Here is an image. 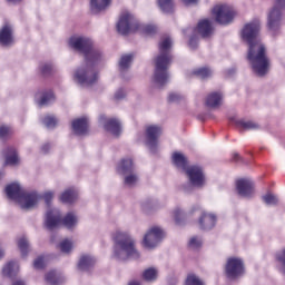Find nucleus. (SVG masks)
Instances as JSON below:
<instances>
[{"label":"nucleus","mask_w":285,"mask_h":285,"mask_svg":"<svg viewBox=\"0 0 285 285\" xmlns=\"http://www.w3.org/2000/svg\"><path fill=\"white\" fill-rule=\"evenodd\" d=\"M48 150H50V145L46 144L42 146L41 151L46 155V153H48Z\"/></svg>","instance_id":"obj_52"},{"label":"nucleus","mask_w":285,"mask_h":285,"mask_svg":"<svg viewBox=\"0 0 285 285\" xmlns=\"http://www.w3.org/2000/svg\"><path fill=\"white\" fill-rule=\"evenodd\" d=\"M202 246V240L198 237H193L189 240V247L190 248H199Z\"/></svg>","instance_id":"obj_44"},{"label":"nucleus","mask_w":285,"mask_h":285,"mask_svg":"<svg viewBox=\"0 0 285 285\" xmlns=\"http://www.w3.org/2000/svg\"><path fill=\"white\" fill-rule=\"evenodd\" d=\"M52 197H55V194L52 191L45 193L43 199H45L47 206H50V202H52Z\"/></svg>","instance_id":"obj_47"},{"label":"nucleus","mask_w":285,"mask_h":285,"mask_svg":"<svg viewBox=\"0 0 285 285\" xmlns=\"http://www.w3.org/2000/svg\"><path fill=\"white\" fill-rule=\"evenodd\" d=\"M279 8H285V0H277L276 6L268 13L267 26L271 32H275L279 28V21H282V9Z\"/></svg>","instance_id":"obj_11"},{"label":"nucleus","mask_w":285,"mask_h":285,"mask_svg":"<svg viewBox=\"0 0 285 285\" xmlns=\"http://www.w3.org/2000/svg\"><path fill=\"white\" fill-rule=\"evenodd\" d=\"M3 255H4V253H3L2 248L0 247V259H3Z\"/></svg>","instance_id":"obj_57"},{"label":"nucleus","mask_w":285,"mask_h":285,"mask_svg":"<svg viewBox=\"0 0 285 285\" xmlns=\"http://www.w3.org/2000/svg\"><path fill=\"white\" fill-rule=\"evenodd\" d=\"M60 250L62 253H70L72 250V242L65 239L60 243Z\"/></svg>","instance_id":"obj_40"},{"label":"nucleus","mask_w":285,"mask_h":285,"mask_svg":"<svg viewBox=\"0 0 285 285\" xmlns=\"http://www.w3.org/2000/svg\"><path fill=\"white\" fill-rule=\"evenodd\" d=\"M171 159L174 166H176V168H178V170H181L183 173H185V170H188V168L190 167L188 166V159L181 153H174Z\"/></svg>","instance_id":"obj_18"},{"label":"nucleus","mask_w":285,"mask_h":285,"mask_svg":"<svg viewBox=\"0 0 285 285\" xmlns=\"http://www.w3.org/2000/svg\"><path fill=\"white\" fill-rule=\"evenodd\" d=\"M10 135H12V129H10V127H0V139H6V137H10Z\"/></svg>","instance_id":"obj_41"},{"label":"nucleus","mask_w":285,"mask_h":285,"mask_svg":"<svg viewBox=\"0 0 285 285\" xmlns=\"http://www.w3.org/2000/svg\"><path fill=\"white\" fill-rule=\"evenodd\" d=\"M114 257L119 262H126V259H139L140 255L137 248L135 247V239L128 235V233H124L117 230L114 234Z\"/></svg>","instance_id":"obj_4"},{"label":"nucleus","mask_w":285,"mask_h":285,"mask_svg":"<svg viewBox=\"0 0 285 285\" xmlns=\"http://www.w3.org/2000/svg\"><path fill=\"white\" fill-rule=\"evenodd\" d=\"M185 6H195L199 0H181Z\"/></svg>","instance_id":"obj_51"},{"label":"nucleus","mask_w":285,"mask_h":285,"mask_svg":"<svg viewBox=\"0 0 285 285\" xmlns=\"http://www.w3.org/2000/svg\"><path fill=\"white\" fill-rule=\"evenodd\" d=\"M78 195L79 193L77 191V189H67L61 194L60 200L62 202V204H72V202L77 199Z\"/></svg>","instance_id":"obj_27"},{"label":"nucleus","mask_w":285,"mask_h":285,"mask_svg":"<svg viewBox=\"0 0 285 285\" xmlns=\"http://www.w3.org/2000/svg\"><path fill=\"white\" fill-rule=\"evenodd\" d=\"M235 124L238 128H243V130H257L259 128V124L253 121V120H235Z\"/></svg>","instance_id":"obj_28"},{"label":"nucleus","mask_w":285,"mask_h":285,"mask_svg":"<svg viewBox=\"0 0 285 285\" xmlns=\"http://www.w3.org/2000/svg\"><path fill=\"white\" fill-rule=\"evenodd\" d=\"M181 99H184V97L180 94L177 92H171L168 96V101L171 104H175L177 101H181Z\"/></svg>","instance_id":"obj_42"},{"label":"nucleus","mask_w":285,"mask_h":285,"mask_svg":"<svg viewBox=\"0 0 285 285\" xmlns=\"http://www.w3.org/2000/svg\"><path fill=\"white\" fill-rule=\"evenodd\" d=\"M160 136L161 127L151 125L146 128V144L150 153H157V144Z\"/></svg>","instance_id":"obj_12"},{"label":"nucleus","mask_w":285,"mask_h":285,"mask_svg":"<svg viewBox=\"0 0 285 285\" xmlns=\"http://www.w3.org/2000/svg\"><path fill=\"white\" fill-rule=\"evenodd\" d=\"M12 41V27L6 24L0 31V43L2 46H10Z\"/></svg>","instance_id":"obj_21"},{"label":"nucleus","mask_w":285,"mask_h":285,"mask_svg":"<svg viewBox=\"0 0 285 285\" xmlns=\"http://www.w3.org/2000/svg\"><path fill=\"white\" fill-rule=\"evenodd\" d=\"M0 177H3V173H0Z\"/></svg>","instance_id":"obj_59"},{"label":"nucleus","mask_w":285,"mask_h":285,"mask_svg":"<svg viewBox=\"0 0 285 285\" xmlns=\"http://www.w3.org/2000/svg\"><path fill=\"white\" fill-rule=\"evenodd\" d=\"M63 224L66 228H72L77 226V216L72 213L67 214L63 219H61V213L57 208H49L45 218V226L48 230H55Z\"/></svg>","instance_id":"obj_7"},{"label":"nucleus","mask_w":285,"mask_h":285,"mask_svg":"<svg viewBox=\"0 0 285 285\" xmlns=\"http://www.w3.org/2000/svg\"><path fill=\"white\" fill-rule=\"evenodd\" d=\"M194 75H196V77H199V79H208V77L213 76V71L208 68H200L194 71Z\"/></svg>","instance_id":"obj_35"},{"label":"nucleus","mask_w":285,"mask_h":285,"mask_svg":"<svg viewBox=\"0 0 285 285\" xmlns=\"http://www.w3.org/2000/svg\"><path fill=\"white\" fill-rule=\"evenodd\" d=\"M41 72H42V75H50V72H52V65H50V63H45V65L41 67Z\"/></svg>","instance_id":"obj_46"},{"label":"nucleus","mask_w":285,"mask_h":285,"mask_svg":"<svg viewBox=\"0 0 285 285\" xmlns=\"http://www.w3.org/2000/svg\"><path fill=\"white\" fill-rule=\"evenodd\" d=\"M118 173L120 175H128V173H132V159H124L118 166Z\"/></svg>","instance_id":"obj_30"},{"label":"nucleus","mask_w":285,"mask_h":285,"mask_svg":"<svg viewBox=\"0 0 285 285\" xmlns=\"http://www.w3.org/2000/svg\"><path fill=\"white\" fill-rule=\"evenodd\" d=\"M18 248L22 257H26V255H28V253L30 252V243L28 242V238H26V236H22L18 239Z\"/></svg>","instance_id":"obj_31"},{"label":"nucleus","mask_w":285,"mask_h":285,"mask_svg":"<svg viewBox=\"0 0 285 285\" xmlns=\"http://www.w3.org/2000/svg\"><path fill=\"white\" fill-rule=\"evenodd\" d=\"M6 166H17L19 164V155L17 154V149L9 147L4 155Z\"/></svg>","instance_id":"obj_23"},{"label":"nucleus","mask_w":285,"mask_h":285,"mask_svg":"<svg viewBox=\"0 0 285 285\" xmlns=\"http://www.w3.org/2000/svg\"><path fill=\"white\" fill-rule=\"evenodd\" d=\"M173 48V40L170 37L166 36L161 38L158 50L159 53L155 59V73H154V83L158 88H163L168 83V69L170 68V63H173V53L170 50Z\"/></svg>","instance_id":"obj_3"},{"label":"nucleus","mask_w":285,"mask_h":285,"mask_svg":"<svg viewBox=\"0 0 285 285\" xmlns=\"http://www.w3.org/2000/svg\"><path fill=\"white\" fill-rule=\"evenodd\" d=\"M223 99L224 96L222 95V92H212L206 97V106L208 108H219Z\"/></svg>","instance_id":"obj_22"},{"label":"nucleus","mask_w":285,"mask_h":285,"mask_svg":"<svg viewBox=\"0 0 285 285\" xmlns=\"http://www.w3.org/2000/svg\"><path fill=\"white\" fill-rule=\"evenodd\" d=\"M128 285H140V284H139V282H137V281H131V282H129Z\"/></svg>","instance_id":"obj_55"},{"label":"nucleus","mask_w":285,"mask_h":285,"mask_svg":"<svg viewBox=\"0 0 285 285\" xmlns=\"http://www.w3.org/2000/svg\"><path fill=\"white\" fill-rule=\"evenodd\" d=\"M185 285H204V282L197 275L190 274L187 276Z\"/></svg>","instance_id":"obj_37"},{"label":"nucleus","mask_w":285,"mask_h":285,"mask_svg":"<svg viewBox=\"0 0 285 285\" xmlns=\"http://www.w3.org/2000/svg\"><path fill=\"white\" fill-rule=\"evenodd\" d=\"M95 259L92 256L85 255L80 257V261L78 263L79 271H90L95 266Z\"/></svg>","instance_id":"obj_25"},{"label":"nucleus","mask_w":285,"mask_h":285,"mask_svg":"<svg viewBox=\"0 0 285 285\" xmlns=\"http://www.w3.org/2000/svg\"><path fill=\"white\" fill-rule=\"evenodd\" d=\"M124 97H126V91H124V89H119L118 91H116L115 94L116 101L124 99Z\"/></svg>","instance_id":"obj_49"},{"label":"nucleus","mask_w":285,"mask_h":285,"mask_svg":"<svg viewBox=\"0 0 285 285\" xmlns=\"http://www.w3.org/2000/svg\"><path fill=\"white\" fill-rule=\"evenodd\" d=\"M281 273H285V248L276 254Z\"/></svg>","instance_id":"obj_36"},{"label":"nucleus","mask_w":285,"mask_h":285,"mask_svg":"<svg viewBox=\"0 0 285 285\" xmlns=\"http://www.w3.org/2000/svg\"><path fill=\"white\" fill-rule=\"evenodd\" d=\"M132 63V55H125L120 58L119 68L121 71L128 70Z\"/></svg>","instance_id":"obj_33"},{"label":"nucleus","mask_w":285,"mask_h":285,"mask_svg":"<svg viewBox=\"0 0 285 285\" xmlns=\"http://www.w3.org/2000/svg\"><path fill=\"white\" fill-rule=\"evenodd\" d=\"M236 190L240 197L255 195V184L250 179L242 178L236 181Z\"/></svg>","instance_id":"obj_14"},{"label":"nucleus","mask_w":285,"mask_h":285,"mask_svg":"<svg viewBox=\"0 0 285 285\" xmlns=\"http://www.w3.org/2000/svg\"><path fill=\"white\" fill-rule=\"evenodd\" d=\"M261 26L259 19L245 24L242 37L249 46L247 59L250 62L253 71L258 77H264L271 68V60L266 56V47L259 39Z\"/></svg>","instance_id":"obj_2"},{"label":"nucleus","mask_w":285,"mask_h":285,"mask_svg":"<svg viewBox=\"0 0 285 285\" xmlns=\"http://www.w3.org/2000/svg\"><path fill=\"white\" fill-rule=\"evenodd\" d=\"M184 173L187 175L189 184L195 186V188H204V186H206V175L204 174V169H202V167L189 166Z\"/></svg>","instance_id":"obj_9"},{"label":"nucleus","mask_w":285,"mask_h":285,"mask_svg":"<svg viewBox=\"0 0 285 285\" xmlns=\"http://www.w3.org/2000/svg\"><path fill=\"white\" fill-rule=\"evenodd\" d=\"M213 16L220 26H228L235 19V9L228 4H217L213 9Z\"/></svg>","instance_id":"obj_8"},{"label":"nucleus","mask_w":285,"mask_h":285,"mask_svg":"<svg viewBox=\"0 0 285 285\" xmlns=\"http://www.w3.org/2000/svg\"><path fill=\"white\" fill-rule=\"evenodd\" d=\"M105 130L111 132L115 137H119L121 134V122L115 118H110L105 124Z\"/></svg>","instance_id":"obj_19"},{"label":"nucleus","mask_w":285,"mask_h":285,"mask_svg":"<svg viewBox=\"0 0 285 285\" xmlns=\"http://www.w3.org/2000/svg\"><path fill=\"white\" fill-rule=\"evenodd\" d=\"M137 184V175H129L125 178L126 186H135Z\"/></svg>","instance_id":"obj_43"},{"label":"nucleus","mask_w":285,"mask_h":285,"mask_svg":"<svg viewBox=\"0 0 285 285\" xmlns=\"http://www.w3.org/2000/svg\"><path fill=\"white\" fill-rule=\"evenodd\" d=\"M42 124H45V126L48 128H55V126H57V118L53 116H46L42 119Z\"/></svg>","instance_id":"obj_39"},{"label":"nucleus","mask_w":285,"mask_h":285,"mask_svg":"<svg viewBox=\"0 0 285 285\" xmlns=\"http://www.w3.org/2000/svg\"><path fill=\"white\" fill-rule=\"evenodd\" d=\"M196 30L199 36L206 39L213 35V23L208 19L200 20Z\"/></svg>","instance_id":"obj_16"},{"label":"nucleus","mask_w":285,"mask_h":285,"mask_svg":"<svg viewBox=\"0 0 285 285\" xmlns=\"http://www.w3.org/2000/svg\"><path fill=\"white\" fill-rule=\"evenodd\" d=\"M75 135H87L88 134V118H78L71 124Z\"/></svg>","instance_id":"obj_17"},{"label":"nucleus","mask_w":285,"mask_h":285,"mask_svg":"<svg viewBox=\"0 0 285 285\" xmlns=\"http://www.w3.org/2000/svg\"><path fill=\"white\" fill-rule=\"evenodd\" d=\"M263 202H265L267 204V206H275L277 205V196L273 195V194H266L265 196H263Z\"/></svg>","instance_id":"obj_38"},{"label":"nucleus","mask_w":285,"mask_h":285,"mask_svg":"<svg viewBox=\"0 0 285 285\" xmlns=\"http://www.w3.org/2000/svg\"><path fill=\"white\" fill-rule=\"evenodd\" d=\"M189 48H191V50H195V48H197V38L191 37L189 39Z\"/></svg>","instance_id":"obj_50"},{"label":"nucleus","mask_w":285,"mask_h":285,"mask_svg":"<svg viewBox=\"0 0 285 285\" xmlns=\"http://www.w3.org/2000/svg\"><path fill=\"white\" fill-rule=\"evenodd\" d=\"M19 273V264L17 262H9L2 268L3 277H14Z\"/></svg>","instance_id":"obj_24"},{"label":"nucleus","mask_w":285,"mask_h":285,"mask_svg":"<svg viewBox=\"0 0 285 285\" xmlns=\"http://www.w3.org/2000/svg\"><path fill=\"white\" fill-rule=\"evenodd\" d=\"M158 4L163 12L170 13L175 9L173 0H158Z\"/></svg>","instance_id":"obj_32"},{"label":"nucleus","mask_w":285,"mask_h":285,"mask_svg":"<svg viewBox=\"0 0 285 285\" xmlns=\"http://www.w3.org/2000/svg\"><path fill=\"white\" fill-rule=\"evenodd\" d=\"M181 216H183L181 209H176L174 212V218H175L176 224H181Z\"/></svg>","instance_id":"obj_48"},{"label":"nucleus","mask_w":285,"mask_h":285,"mask_svg":"<svg viewBox=\"0 0 285 285\" xmlns=\"http://www.w3.org/2000/svg\"><path fill=\"white\" fill-rule=\"evenodd\" d=\"M217 223V216L214 214L203 213L199 218V226L202 230H210L215 228V224Z\"/></svg>","instance_id":"obj_15"},{"label":"nucleus","mask_w":285,"mask_h":285,"mask_svg":"<svg viewBox=\"0 0 285 285\" xmlns=\"http://www.w3.org/2000/svg\"><path fill=\"white\" fill-rule=\"evenodd\" d=\"M164 230L159 227H153L144 237V246L146 248H155L161 239H164Z\"/></svg>","instance_id":"obj_13"},{"label":"nucleus","mask_w":285,"mask_h":285,"mask_svg":"<svg viewBox=\"0 0 285 285\" xmlns=\"http://www.w3.org/2000/svg\"><path fill=\"white\" fill-rule=\"evenodd\" d=\"M137 30H141L145 35H155L157 27L153 24L141 26L132 13L124 12L117 23L119 35H130V32H137Z\"/></svg>","instance_id":"obj_6"},{"label":"nucleus","mask_w":285,"mask_h":285,"mask_svg":"<svg viewBox=\"0 0 285 285\" xmlns=\"http://www.w3.org/2000/svg\"><path fill=\"white\" fill-rule=\"evenodd\" d=\"M46 282L50 285L63 284V276H61V274L57 273L56 271H52L46 275Z\"/></svg>","instance_id":"obj_29"},{"label":"nucleus","mask_w":285,"mask_h":285,"mask_svg":"<svg viewBox=\"0 0 285 285\" xmlns=\"http://www.w3.org/2000/svg\"><path fill=\"white\" fill-rule=\"evenodd\" d=\"M244 273V261L237 257H230L227 259L225 265V275L228 279H237V277H242Z\"/></svg>","instance_id":"obj_10"},{"label":"nucleus","mask_w":285,"mask_h":285,"mask_svg":"<svg viewBox=\"0 0 285 285\" xmlns=\"http://www.w3.org/2000/svg\"><path fill=\"white\" fill-rule=\"evenodd\" d=\"M111 3V0H90V10L94 14L104 12Z\"/></svg>","instance_id":"obj_20"},{"label":"nucleus","mask_w":285,"mask_h":285,"mask_svg":"<svg viewBox=\"0 0 285 285\" xmlns=\"http://www.w3.org/2000/svg\"><path fill=\"white\" fill-rule=\"evenodd\" d=\"M158 272L154 267L145 269L142 277L146 282H155L157 279Z\"/></svg>","instance_id":"obj_34"},{"label":"nucleus","mask_w":285,"mask_h":285,"mask_svg":"<svg viewBox=\"0 0 285 285\" xmlns=\"http://www.w3.org/2000/svg\"><path fill=\"white\" fill-rule=\"evenodd\" d=\"M8 1V3H19V1H21V0H7Z\"/></svg>","instance_id":"obj_56"},{"label":"nucleus","mask_w":285,"mask_h":285,"mask_svg":"<svg viewBox=\"0 0 285 285\" xmlns=\"http://www.w3.org/2000/svg\"><path fill=\"white\" fill-rule=\"evenodd\" d=\"M69 46L77 52L85 56L86 65L78 69L75 79L80 86H92L99 79L95 66L104 59L99 49L92 48V40L86 37L73 36L69 39Z\"/></svg>","instance_id":"obj_1"},{"label":"nucleus","mask_w":285,"mask_h":285,"mask_svg":"<svg viewBox=\"0 0 285 285\" xmlns=\"http://www.w3.org/2000/svg\"><path fill=\"white\" fill-rule=\"evenodd\" d=\"M185 193H190V190L188 188H184Z\"/></svg>","instance_id":"obj_58"},{"label":"nucleus","mask_w":285,"mask_h":285,"mask_svg":"<svg viewBox=\"0 0 285 285\" xmlns=\"http://www.w3.org/2000/svg\"><path fill=\"white\" fill-rule=\"evenodd\" d=\"M4 190L7 197L9 199H13V202H17L24 210L35 208L39 203V199H41V196H39L37 191H26L17 183L8 185Z\"/></svg>","instance_id":"obj_5"},{"label":"nucleus","mask_w":285,"mask_h":285,"mask_svg":"<svg viewBox=\"0 0 285 285\" xmlns=\"http://www.w3.org/2000/svg\"><path fill=\"white\" fill-rule=\"evenodd\" d=\"M36 99H38L39 106H50L55 101V94L52 91L45 92L42 95L37 94Z\"/></svg>","instance_id":"obj_26"},{"label":"nucleus","mask_w":285,"mask_h":285,"mask_svg":"<svg viewBox=\"0 0 285 285\" xmlns=\"http://www.w3.org/2000/svg\"><path fill=\"white\" fill-rule=\"evenodd\" d=\"M43 266H45V263H43L42 256H39L38 258L35 259L33 268L41 269V268H43Z\"/></svg>","instance_id":"obj_45"},{"label":"nucleus","mask_w":285,"mask_h":285,"mask_svg":"<svg viewBox=\"0 0 285 285\" xmlns=\"http://www.w3.org/2000/svg\"><path fill=\"white\" fill-rule=\"evenodd\" d=\"M233 160L234 161H239V154H234L233 155Z\"/></svg>","instance_id":"obj_54"},{"label":"nucleus","mask_w":285,"mask_h":285,"mask_svg":"<svg viewBox=\"0 0 285 285\" xmlns=\"http://www.w3.org/2000/svg\"><path fill=\"white\" fill-rule=\"evenodd\" d=\"M12 285H26L23 281H14Z\"/></svg>","instance_id":"obj_53"}]
</instances>
